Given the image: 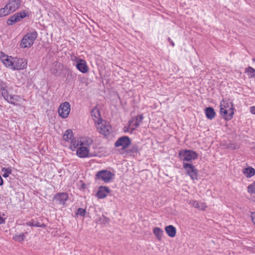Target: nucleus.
Instances as JSON below:
<instances>
[{"label":"nucleus","instance_id":"obj_1","mask_svg":"<svg viewBox=\"0 0 255 255\" xmlns=\"http://www.w3.org/2000/svg\"><path fill=\"white\" fill-rule=\"evenodd\" d=\"M220 113L226 120H231L234 115L233 103L229 100H223L220 103Z\"/></svg>","mask_w":255,"mask_h":255},{"label":"nucleus","instance_id":"obj_2","mask_svg":"<svg viewBox=\"0 0 255 255\" xmlns=\"http://www.w3.org/2000/svg\"><path fill=\"white\" fill-rule=\"evenodd\" d=\"M37 32L34 30L28 32L21 39L20 43V47L23 48L31 47L37 38Z\"/></svg>","mask_w":255,"mask_h":255},{"label":"nucleus","instance_id":"obj_3","mask_svg":"<svg viewBox=\"0 0 255 255\" xmlns=\"http://www.w3.org/2000/svg\"><path fill=\"white\" fill-rule=\"evenodd\" d=\"M96 126L98 131L105 136H108L112 132V128L110 124L106 121L101 120V122H95Z\"/></svg>","mask_w":255,"mask_h":255},{"label":"nucleus","instance_id":"obj_4","mask_svg":"<svg viewBox=\"0 0 255 255\" xmlns=\"http://www.w3.org/2000/svg\"><path fill=\"white\" fill-rule=\"evenodd\" d=\"M143 119L142 115H138L136 117H132L128 122V127H125L124 131L132 133L139 126Z\"/></svg>","mask_w":255,"mask_h":255},{"label":"nucleus","instance_id":"obj_5","mask_svg":"<svg viewBox=\"0 0 255 255\" xmlns=\"http://www.w3.org/2000/svg\"><path fill=\"white\" fill-rule=\"evenodd\" d=\"M179 158L183 161H191L197 158V153L192 150H181L178 154Z\"/></svg>","mask_w":255,"mask_h":255},{"label":"nucleus","instance_id":"obj_6","mask_svg":"<svg viewBox=\"0 0 255 255\" xmlns=\"http://www.w3.org/2000/svg\"><path fill=\"white\" fill-rule=\"evenodd\" d=\"M114 174L107 170H102L97 172L96 180H100L105 183L109 182L114 177Z\"/></svg>","mask_w":255,"mask_h":255},{"label":"nucleus","instance_id":"obj_7","mask_svg":"<svg viewBox=\"0 0 255 255\" xmlns=\"http://www.w3.org/2000/svg\"><path fill=\"white\" fill-rule=\"evenodd\" d=\"M4 99L8 103L13 105H18L22 99L20 96L14 95H11L9 94L8 90L6 92H3L1 93Z\"/></svg>","mask_w":255,"mask_h":255},{"label":"nucleus","instance_id":"obj_8","mask_svg":"<svg viewBox=\"0 0 255 255\" xmlns=\"http://www.w3.org/2000/svg\"><path fill=\"white\" fill-rule=\"evenodd\" d=\"M183 167L192 180L197 179L198 170L192 164L183 162Z\"/></svg>","mask_w":255,"mask_h":255},{"label":"nucleus","instance_id":"obj_9","mask_svg":"<svg viewBox=\"0 0 255 255\" xmlns=\"http://www.w3.org/2000/svg\"><path fill=\"white\" fill-rule=\"evenodd\" d=\"M69 142H70V148L72 150L74 151L76 150L79 145L83 146V145H89L91 144L93 142V140L88 138L86 140L83 139V140H76L74 137L72 138Z\"/></svg>","mask_w":255,"mask_h":255},{"label":"nucleus","instance_id":"obj_10","mask_svg":"<svg viewBox=\"0 0 255 255\" xmlns=\"http://www.w3.org/2000/svg\"><path fill=\"white\" fill-rule=\"evenodd\" d=\"M27 62L24 58H13L11 69L13 70H20L26 68Z\"/></svg>","mask_w":255,"mask_h":255},{"label":"nucleus","instance_id":"obj_11","mask_svg":"<svg viewBox=\"0 0 255 255\" xmlns=\"http://www.w3.org/2000/svg\"><path fill=\"white\" fill-rule=\"evenodd\" d=\"M131 143L129 137L127 136H123L119 138L115 143L116 147H122L123 149L127 148Z\"/></svg>","mask_w":255,"mask_h":255},{"label":"nucleus","instance_id":"obj_12","mask_svg":"<svg viewBox=\"0 0 255 255\" xmlns=\"http://www.w3.org/2000/svg\"><path fill=\"white\" fill-rule=\"evenodd\" d=\"M70 112V105L68 102L61 104L58 109L59 116L62 118H66Z\"/></svg>","mask_w":255,"mask_h":255},{"label":"nucleus","instance_id":"obj_13","mask_svg":"<svg viewBox=\"0 0 255 255\" xmlns=\"http://www.w3.org/2000/svg\"><path fill=\"white\" fill-rule=\"evenodd\" d=\"M68 198V195L66 193H58L53 197V202L58 205H64Z\"/></svg>","mask_w":255,"mask_h":255},{"label":"nucleus","instance_id":"obj_14","mask_svg":"<svg viewBox=\"0 0 255 255\" xmlns=\"http://www.w3.org/2000/svg\"><path fill=\"white\" fill-rule=\"evenodd\" d=\"M26 15V13L25 12L15 13L7 20V24L9 25H13L15 23L20 21L22 19L25 17Z\"/></svg>","mask_w":255,"mask_h":255},{"label":"nucleus","instance_id":"obj_15","mask_svg":"<svg viewBox=\"0 0 255 255\" xmlns=\"http://www.w3.org/2000/svg\"><path fill=\"white\" fill-rule=\"evenodd\" d=\"M0 59L5 66L11 69L13 58L11 56L8 57L7 55H5L3 53L1 52L0 54Z\"/></svg>","mask_w":255,"mask_h":255},{"label":"nucleus","instance_id":"obj_16","mask_svg":"<svg viewBox=\"0 0 255 255\" xmlns=\"http://www.w3.org/2000/svg\"><path fill=\"white\" fill-rule=\"evenodd\" d=\"M89 149L84 145L81 146L76 150V154L80 158H86L89 157Z\"/></svg>","mask_w":255,"mask_h":255},{"label":"nucleus","instance_id":"obj_17","mask_svg":"<svg viewBox=\"0 0 255 255\" xmlns=\"http://www.w3.org/2000/svg\"><path fill=\"white\" fill-rule=\"evenodd\" d=\"M111 190L108 187L101 186L99 187V190L97 193V196L100 199H103L107 196L108 194L110 193Z\"/></svg>","mask_w":255,"mask_h":255},{"label":"nucleus","instance_id":"obj_18","mask_svg":"<svg viewBox=\"0 0 255 255\" xmlns=\"http://www.w3.org/2000/svg\"><path fill=\"white\" fill-rule=\"evenodd\" d=\"M21 1L20 0H9L7 5L11 12L15 11L20 6Z\"/></svg>","mask_w":255,"mask_h":255},{"label":"nucleus","instance_id":"obj_19","mask_svg":"<svg viewBox=\"0 0 255 255\" xmlns=\"http://www.w3.org/2000/svg\"><path fill=\"white\" fill-rule=\"evenodd\" d=\"M76 67L83 73H86L88 72V67L86 61L84 59L80 60V62L76 64Z\"/></svg>","mask_w":255,"mask_h":255},{"label":"nucleus","instance_id":"obj_20","mask_svg":"<svg viewBox=\"0 0 255 255\" xmlns=\"http://www.w3.org/2000/svg\"><path fill=\"white\" fill-rule=\"evenodd\" d=\"M189 204L200 210H205L207 207L205 203L199 202L196 200H190Z\"/></svg>","mask_w":255,"mask_h":255},{"label":"nucleus","instance_id":"obj_21","mask_svg":"<svg viewBox=\"0 0 255 255\" xmlns=\"http://www.w3.org/2000/svg\"><path fill=\"white\" fill-rule=\"evenodd\" d=\"M165 232L167 235L173 238L176 236V229L172 225H168L165 228Z\"/></svg>","mask_w":255,"mask_h":255},{"label":"nucleus","instance_id":"obj_22","mask_svg":"<svg viewBox=\"0 0 255 255\" xmlns=\"http://www.w3.org/2000/svg\"><path fill=\"white\" fill-rule=\"evenodd\" d=\"M139 151V146L136 144L132 145L131 147L126 150V153L130 155L134 156Z\"/></svg>","mask_w":255,"mask_h":255},{"label":"nucleus","instance_id":"obj_23","mask_svg":"<svg viewBox=\"0 0 255 255\" xmlns=\"http://www.w3.org/2000/svg\"><path fill=\"white\" fill-rule=\"evenodd\" d=\"M205 112L206 117L210 120L214 118L216 115L214 110L212 107L206 108Z\"/></svg>","mask_w":255,"mask_h":255},{"label":"nucleus","instance_id":"obj_24","mask_svg":"<svg viewBox=\"0 0 255 255\" xmlns=\"http://www.w3.org/2000/svg\"><path fill=\"white\" fill-rule=\"evenodd\" d=\"M153 233L158 241H161L163 235V231L159 227H155L153 229Z\"/></svg>","mask_w":255,"mask_h":255},{"label":"nucleus","instance_id":"obj_25","mask_svg":"<svg viewBox=\"0 0 255 255\" xmlns=\"http://www.w3.org/2000/svg\"><path fill=\"white\" fill-rule=\"evenodd\" d=\"M243 172L247 177H251L255 175V170L254 168L249 167L243 169Z\"/></svg>","mask_w":255,"mask_h":255},{"label":"nucleus","instance_id":"obj_26","mask_svg":"<svg viewBox=\"0 0 255 255\" xmlns=\"http://www.w3.org/2000/svg\"><path fill=\"white\" fill-rule=\"evenodd\" d=\"M73 131L71 129H68L66 130L63 135V138L64 140L66 141H69L73 137Z\"/></svg>","mask_w":255,"mask_h":255},{"label":"nucleus","instance_id":"obj_27","mask_svg":"<svg viewBox=\"0 0 255 255\" xmlns=\"http://www.w3.org/2000/svg\"><path fill=\"white\" fill-rule=\"evenodd\" d=\"M92 116L95 117V119H94V120L95 121V122L97 121H98V122H101V118L100 117V112L98 109H94L92 111Z\"/></svg>","mask_w":255,"mask_h":255},{"label":"nucleus","instance_id":"obj_28","mask_svg":"<svg viewBox=\"0 0 255 255\" xmlns=\"http://www.w3.org/2000/svg\"><path fill=\"white\" fill-rule=\"evenodd\" d=\"M11 12L9 11L7 4L3 8L0 9V17L8 15Z\"/></svg>","mask_w":255,"mask_h":255},{"label":"nucleus","instance_id":"obj_29","mask_svg":"<svg viewBox=\"0 0 255 255\" xmlns=\"http://www.w3.org/2000/svg\"><path fill=\"white\" fill-rule=\"evenodd\" d=\"M25 236L24 233H21L19 235H15L13 236V239L16 242H21L25 239Z\"/></svg>","mask_w":255,"mask_h":255},{"label":"nucleus","instance_id":"obj_30","mask_svg":"<svg viewBox=\"0 0 255 255\" xmlns=\"http://www.w3.org/2000/svg\"><path fill=\"white\" fill-rule=\"evenodd\" d=\"M246 72L248 73L250 78H253L255 77V70L251 67H249L246 68Z\"/></svg>","mask_w":255,"mask_h":255},{"label":"nucleus","instance_id":"obj_31","mask_svg":"<svg viewBox=\"0 0 255 255\" xmlns=\"http://www.w3.org/2000/svg\"><path fill=\"white\" fill-rule=\"evenodd\" d=\"M1 170L4 172L2 176L4 178L7 177L10 174H11L12 172V170L11 168L3 167Z\"/></svg>","mask_w":255,"mask_h":255},{"label":"nucleus","instance_id":"obj_32","mask_svg":"<svg viewBox=\"0 0 255 255\" xmlns=\"http://www.w3.org/2000/svg\"><path fill=\"white\" fill-rule=\"evenodd\" d=\"M10 88H8L5 82L0 81V90L1 91V93L3 92H6L7 90H10Z\"/></svg>","mask_w":255,"mask_h":255},{"label":"nucleus","instance_id":"obj_33","mask_svg":"<svg viewBox=\"0 0 255 255\" xmlns=\"http://www.w3.org/2000/svg\"><path fill=\"white\" fill-rule=\"evenodd\" d=\"M248 192L255 194V181L248 187Z\"/></svg>","mask_w":255,"mask_h":255},{"label":"nucleus","instance_id":"obj_34","mask_svg":"<svg viewBox=\"0 0 255 255\" xmlns=\"http://www.w3.org/2000/svg\"><path fill=\"white\" fill-rule=\"evenodd\" d=\"M86 214V210L83 208H79L78 209L76 214L81 216H84Z\"/></svg>","mask_w":255,"mask_h":255},{"label":"nucleus","instance_id":"obj_35","mask_svg":"<svg viewBox=\"0 0 255 255\" xmlns=\"http://www.w3.org/2000/svg\"><path fill=\"white\" fill-rule=\"evenodd\" d=\"M39 222L37 221H29L26 223V225L31 227H38Z\"/></svg>","mask_w":255,"mask_h":255},{"label":"nucleus","instance_id":"obj_36","mask_svg":"<svg viewBox=\"0 0 255 255\" xmlns=\"http://www.w3.org/2000/svg\"><path fill=\"white\" fill-rule=\"evenodd\" d=\"M71 60L77 63H79L80 62V60H81L82 59H80L77 56H75V55L73 54L70 56Z\"/></svg>","mask_w":255,"mask_h":255},{"label":"nucleus","instance_id":"obj_37","mask_svg":"<svg viewBox=\"0 0 255 255\" xmlns=\"http://www.w3.org/2000/svg\"><path fill=\"white\" fill-rule=\"evenodd\" d=\"M237 147H238L237 145H236L234 143H230L227 145V148L230 150L235 149L237 148Z\"/></svg>","mask_w":255,"mask_h":255},{"label":"nucleus","instance_id":"obj_38","mask_svg":"<svg viewBox=\"0 0 255 255\" xmlns=\"http://www.w3.org/2000/svg\"><path fill=\"white\" fill-rule=\"evenodd\" d=\"M109 219L104 216H103L100 218L99 221L101 223L106 224L109 222Z\"/></svg>","mask_w":255,"mask_h":255},{"label":"nucleus","instance_id":"obj_39","mask_svg":"<svg viewBox=\"0 0 255 255\" xmlns=\"http://www.w3.org/2000/svg\"><path fill=\"white\" fill-rule=\"evenodd\" d=\"M251 217L252 218V220L254 224L255 225V212H253L251 214Z\"/></svg>","mask_w":255,"mask_h":255},{"label":"nucleus","instance_id":"obj_40","mask_svg":"<svg viewBox=\"0 0 255 255\" xmlns=\"http://www.w3.org/2000/svg\"><path fill=\"white\" fill-rule=\"evenodd\" d=\"M250 112L253 114H255V107L252 106L250 108Z\"/></svg>","mask_w":255,"mask_h":255},{"label":"nucleus","instance_id":"obj_41","mask_svg":"<svg viewBox=\"0 0 255 255\" xmlns=\"http://www.w3.org/2000/svg\"><path fill=\"white\" fill-rule=\"evenodd\" d=\"M168 41H169V42L170 43V44L173 47L174 46L175 44H174V43L173 42V41L171 40V39L169 37L168 38Z\"/></svg>","mask_w":255,"mask_h":255},{"label":"nucleus","instance_id":"obj_42","mask_svg":"<svg viewBox=\"0 0 255 255\" xmlns=\"http://www.w3.org/2000/svg\"><path fill=\"white\" fill-rule=\"evenodd\" d=\"M45 227H46L45 224H40V223L39 222V224H38V227L45 228Z\"/></svg>","mask_w":255,"mask_h":255},{"label":"nucleus","instance_id":"obj_43","mask_svg":"<svg viewBox=\"0 0 255 255\" xmlns=\"http://www.w3.org/2000/svg\"><path fill=\"white\" fill-rule=\"evenodd\" d=\"M3 181L2 178H1V176L0 175V186H1L3 185Z\"/></svg>","mask_w":255,"mask_h":255}]
</instances>
